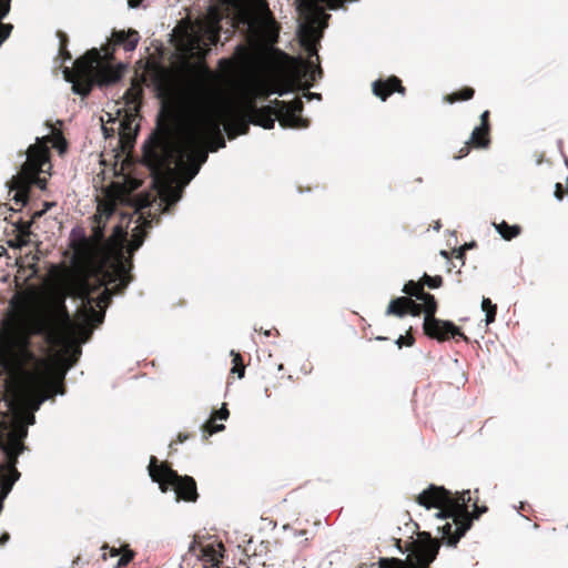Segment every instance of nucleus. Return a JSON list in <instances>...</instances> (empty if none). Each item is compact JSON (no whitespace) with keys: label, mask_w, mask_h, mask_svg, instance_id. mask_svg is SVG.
Returning a JSON list of instances; mask_svg holds the SVG:
<instances>
[{"label":"nucleus","mask_w":568,"mask_h":568,"mask_svg":"<svg viewBox=\"0 0 568 568\" xmlns=\"http://www.w3.org/2000/svg\"><path fill=\"white\" fill-rule=\"evenodd\" d=\"M258 125H261L262 128L264 129H273L274 125H275V119L268 116V118H265L263 120H261L260 122H257Z\"/></svg>","instance_id":"nucleus-27"},{"label":"nucleus","mask_w":568,"mask_h":568,"mask_svg":"<svg viewBox=\"0 0 568 568\" xmlns=\"http://www.w3.org/2000/svg\"><path fill=\"white\" fill-rule=\"evenodd\" d=\"M423 280H424V284L430 288H438L443 283L442 276H429V275L425 274Z\"/></svg>","instance_id":"nucleus-23"},{"label":"nucleus","mask_w":568,"mask_h":568,"mask_svg":"<svg viewBox=\"0 0 568 568\" xmlns=\"http://www.w3.org/2000/svg\"><path fill=\"white\" fill-rule=\"evenodd\" d=\"M142 0H129L128 4L130 8H138L141 4Z\"/></svg>","instance_id":"nucleus-38"},{"label":"nucleus","mask_w":568,"mask_h":568,"mask_svg":"<svg viewBox=\"0 0 568 568\" xmlns=\"http://www.w3.org/2000/svg\"><path fill=\"white\" fill-rule=\"evenodd\" d=\"M467 247V245H465L464 247L460 248L459 253H458V257H463L464 256V248Z\"/></svg>","instance_id":"nucleus-42"},{"label":"nucleus","mask_w":568,"mask_h":568,"mask_svg":"<svg viewBox=\"0 0 568 568\" xmlns=\"http://www.w3.org/2000/svg\"><path fill=\"white\" fill-rule=\"evenodd\" d=\"M37 143L29 146L26 153V161L20 172L13 176L10 191H14L13 200L16 204L26 205L29 197V191L32 185L44 190L47 179L41 178V173L51 174L50 151L48 148V138H36Z\"/></svg>","instance_id":"nucleus-2"},{"label":"nucleus","mask_w":568,"mask_h":568,"mask_svg":"<svg viewBox=\"0 0 568 568\" xmlns=\"http://www.w3.org/2000/svg\"><path fill=\"white\" fill-rule=\"evenodd\" d=\"M394 91L400 93H404L405 91L400 80L396 77H392L387 81L378 80L373 83V92L376 97H379L382 101H385Z\"/></svg>","instance_id":"nucleus-12"},{"label":"nucleus","mask_w":568,"mask_h":568,"mask_svg":"<svg viewBox=\"0 0 568 568\" xmlns=\"http://www.w3.org/2000/svg\"><path fill=\"white\" fill-rule=\"evenodd\" d=\"M413 343H414V338L409 335L399 336L398 339L396 341V344L398 345V347H402L403 345L410 346V345H413Z\"/></svg>","instance_id":"nucleus-28"},{"label":"nucleus","mask_w":568,"mask_h":568,"mask_svg":"<svg viewBox=\"0 0 568 568\" xmlns=\"http://www.w3.org/2000/svg\"><path fill=\"white\" fill-rule=\"evenodd\" d=\"M486 318H485V322H486V325H489L491 324L495 318H496V314H497V306H494L493 310L490 311H486Z\"/></svg>","instance_id":"nucleus-29"},{"label":"nucleus","mask_w":568,"mask_h":568,"mask_svg":"<svg viewBox=\"0 0 568 568\" xmlns=\"http://www.w3.org/2000/svg\"><path fill=\"white\" fill-rule=\"evenodd\" d=\"M489 111H485L480 115L481 124L480 126H476L470 135V142L475 144L477 148H487L489 144V140L487 138L479 139V135H487L489 130L488 123Z\"/></svg>","instance_id":"nucleus-13"},{"label":"nucleus","mask_w":568,"mask_h":568,"mask_svg":"<svg viewBox=\"0 0 568 568\" xmlns=\"http://www.w3.org/2000/svg\"><path fill=\"white\" fill-rule=\"evenodd\" d=\"M200 551H201V557L202 559L205 561V562H210L212 564L213 566H216L217 562H219V558L216 556V552L213 550V549H209V548H203L201 547L200 548Z\"/></svg>","instance_id":"nucleus-20"},{"label":"nucleus","mask_w":568,"mask_h":568,"mask_svg":"<svg viewBox=\"0 0 568 568\" xmlns=\"http://www.w3.org/2000/svg\"><path fill=\"white\" fill-rule=\"evenodd\" d=\"M303 98H305L306 100H313V99L321 100L322 99L320 93H312V92H304Z\"/></svg>","instance_id":"nucleus-34"},{"label":"nucleus","mask_w":568,"mask_h":568,"mask_svg":"<svg viewBox=\"0 0 568 568\" xmlns=\"http://www.w3.org/2000/svg\"><path fill=\"white\" fill-rule=\"evenodd\" d=\"M204 74L207 78H213L214 77L213 72L209 68H204Z\"/></svg>","instance_id":"nucleus-40"},{"label":"nucleus","mask_w":568,"mask_h":568,"mask_svg":"<svg viewBox=\"0 0 568 568\" xmlns=\"http://www.w3.org/2000/svg\"><path fill=\"white\" fill-rule=\"evenodd\" d=\"M229 416H230V413L226 407V404H223L222 407L216 413H214V418H219V419H227Z\"/></svg>","instance_id":"nucleus-25"},{"label":"nucleus","mask_w":568,"mask_h":568,"mask_svg":"<svg viewBox=\"0 0 568 568\" xmlns=\"http://www.w3.org/2000/svg\"><path fill=\"white\" fill-rule=\"evenodd\" d=\"M440 227H442V224H440V222H439V221H437V222L435 223V225H434V227H433V229H434L435 231H439V230H440Z\"/></svg>","instance_id":"nucleus-41"},{"label":"nucleus","mask_w":568,"mask_h":568,"mask_svg":"<svg viewBox=\"0 0 568 568\" xmlns=\"http://www.w3.org/2000/svg\"><path fill=\"white\" fill-rule=\"evenodd\" d=\"M264 335H265V336H270V335H271V331H270V329L265 331V332H264Z\"/></svg>","instance_id":"nucleus-44"},{"label":"nucleus","mask_w":568,"mask_h":568,"mask_svg":"<svg viewBox=\"0 0 568 568\" xmlns=\"http://www.w3.org/2000/svg\"><path fill=\"white\" fill-rule=\"evenodd\" d=\"M278 110V121L281 126L290 129H305L308 126V120L301 116L303 111V101L301 99L293 101H275Z\"/></svg>","instance_id":"nucleus-8"},{"label":"nucleus","mask_w":568,"mask_h":568,"mask_svg":"<svg viewBox=\"0 0 568 568\" xmlns=\"http://www.w3.org/2000/svg\"><path fill=\"white\" fill-rule=\"evenodd\" d=\"M93 57L90 59H78L74 62L75 69L80 77H89L94 74L95 80L99 85H111L120 81L122 77L123 67L119 65L118 68H113L111 65H105L98 68V60L100 59V52L97 49L92 50Z\"/></svg>","instance_id":"nucleus-7"},{"label":"nucleus","mask_w":568,"mask_h":568,"mask_svg":"<svg viewBox=\"0 0 568 568\" xmlns=\"http://www.w3.org/2000/svg\"><path fill=\"white\" fill-rule=\"evenodd\" d=\"M424 311L420 304L413 302L407 297H397L392 300L387 310V315H395L397 317H404L408 312L413 316H418Z\"/></svg>","instance_id":"nucleus-10"},{"label":"nucleus","mask_w":568,"mask_h":568,"mask_svg":"<svg viewBox=\"0 0 568 568\" xmlns=\"http://www.w3.org/2000/svg\"><path fill=\"white\" fill-rule=\"evenodd\" d=\"M231 355L233 356V364H234V366L232 368V372H235L236 366L243 365L242 364V356L239 353H235L234 351H231Z\"/></svg>","instance_id":"nucleus-31"},{"label":"nucleus","mask_w":568,"mask_h":568,"mask_svg":"<svg viewBox=\"0 0 568 568\" xmlns=\"http://www.w3.org/2000/svg\"><path fill=\"white\" fill-rule=\"evenodd\" d=\"M10 539V535L8 532H4L0 536V546L6 545Z\"/></svg>","instance_id":"nucleus-37"},{"label":"nucleus","mask_w":568,"mask_h":568,"mask_svg":"<svg viewBox=\"0 0 568 568\" xmlns=\"http://www.w3.org/2000/svg\"><path fill=\"white\" fill-rule=\"evenodd\" d=\"M236 50H237V53H239V54H241V53H242V51H243L242 45H237Z\"/></svg>","instance_id":"nucleus-43"},{"label":"nucleus","mask_w":568,"mask_h":568,"mask_svg":"<svg viewBox=\"0 0 568 568\" xmlns=\"http://www.w3.org/2000/svg\"><path fill=\"white\" fill-rule=\"evenodd\" d=\"M44 211H37L33 213L32 219L27 222H20L18 225V230L22 234H28L31 227V224L34 219L40 217L43 214Z\"/></svg>","instance_id":"nucleus-21"},{"label":"nucleus","mask_w":568,"mask_h":568,"mask_svg":"<svg viewBox=\"0 0 568 568\" xmlns=\"http://www.w3.org/2000/svg\"><path fill=\"white\" fill-rule=\"evenodd\" d=\"M148 470L151 479L159 484L161 491L166 493L170 487L173 489L175 501L197 499L196 483L192 477L180 476L168 464H159L154 456L150 459Z\"/></svg>","instance_id":"nucleus-3"},{"label":"nucleus","mask_w":568,"mask_h":568,"mask_svg":"<svg viewBox=\"0 0 568 568\" xmlns=\"http://www.w3.org/2000/svg\"><path fill=\"white\" fill-rule=\"evenodd\" d=\"M440 548V541L433 538L430 532L423 531L418 535V541L413 545L412 552L405 560L397 558L381 559L383 568H429L436 559Z\"/></svg>","instance_id":"nucleus-5"},{"label":"nucleus","mask_w":568,"mask_h":568,"mask_svg":"<svg viewBox=\"0 0 568 568\" xmlns=\"http://www.w3.org/2000/svg\"><path fill=\"white\" fill-rule=\"evenodd\" d=\"M69 245L72 248L75 258H87L89 242L82 227L75 226L71 230Z\"/></svg>","instance_id":"nucleus-11"},{"label":"nucleus","mask_w":568,"mask_h":568,"mask_svg":"<svg viewBox=\"0 0 568 568\" xmlns=\"http://www.w3.org/2000/svg\"><path fill=\"white\" fill-rule=\"evenodd\" d=\"M205 428H206V432L209 433V435H213L215 433L224 430L225 426L223 424H216V425L207 424Z\"/></svg>","instance_id":"nucleus-26"},{"label":"nucleus","mask_w":568,"mask_h":568,"mask_svg":"<svg viewBox=\"0 0 568 568\" xmlns=\"http://www.w3.org/2000/svg\"><path fill=\"white\" fill-rule=\"evenodd\" d=\"M283 529H284V530H290V531H292V536H293L294 538L304 537V536H306V535H307V531H306V530H295V529H293L290 525H284V526H283Z\"/></svg>","instance_id":"nucleus-30"},{"label":"nucleus","mask_w":568,"mask_h":568,"mask_svg":"<svg viewBox=\"0 0 568 568\" xmlns=\"http://www.w3.org/2000/svg\"><path fill=\"white\" fill-rule=\"evenodd\" d=\"M63 73H64L65 80L73 83V85H72L73 93L79 94L81 97H87L90 94V92L92 90V83L87 82V81H84L83 83L75 82L73 79V73L69 68H65L63 70Z\"/></svg>","instance_id":"nucleus-15"},{"label":"nucleus","mask_w":568,"mask_h":568,"mask_svg":"<svg viewBox=\"0 0 568 568\" xmlns=\"http://www.w3.org/2000/svg\"><path fill=\"white\" fill-rule=\"evenodd\" d=\"M219 67L224 71L225 78L227 80H231L235 72H236V65L231 59L223 58L219 61Z\"/></svg>","instance_id":"nucleus-17"},{"label":"nucleus","mask_w":568,"mask_h":568,"mask_svg":"<svg viewBox=\"0 0 568 568\" xmlns=\"http://www.w3.org/2000/svg\"><path fill=\"white\" fill-rule=\"evenodd\" d=\"M222 14L210 7L207 16L197 22L196 27L187 34L185 51L193 58H204L211 47L220 41Z\"/></svg>","instance_id":"nucleus-4"},{"label":"nucleus","mask_w":568,"mask_h":568,"mask_svg":"<svg viewBox=\"0 0 568 568\" xmlns=\"http://www.w3.org/2000/svg\"><path fill=\"white\" fill-rule=\"evenodd\" d=\"M291 92H292V88L290 85L284 87V88H274L271 90H268L267 88L263 89V94H265L266 97H270L271 94H277L280 97H283Z\"/></svg>","instance_id":"nucleus-22"},{"label":"nucleus","mask_w":568,"mask_h":568,"mask_svg":"<svg viewBox=\"0 0 568 568\" xmlns=\"http://www.w3.org/2000/svg\"><path fill=\"white\" fill-rule=\"evenodd\" d=\"M494 226L500 236L507 241L515 239L520 233V227L518 225H509L505 221L498 224L494 223Z\"/></svg>","instance_id":"nucleus-16"},{"label":"nucleus","mask_w":568,"mask_h":568,"mask_svg":"<svg viewBox=\"0 0 568 568\" xmlns=\"http://www.w3.org/2000/svg\"><path fill=\"white\" fill-rule=\"evenodd\" d=\"M118 216H119V214H118V209L115 205L99 204L98 211L94 215V226H93L94 235L99 240H104L105 232L109 229V223L112 220L118 219Z\"/></svg>","instance_id":"nucleus-9"},{"label":"nucleus","mask_w":568,"mask_h":568,"mask_svg":"<svg viewBox=\"0 0 568 568\" xmlns=\"http://www.w3.org/2000/svg\"><path fill=\"white\" fill-rule=\"evenodd\" d=\"M474 93H475L474 89L465 88V89L460 90L459 92L454 93L450 97H448L447 101L449 103H454L456 101H466V100L471 99L474 97Z\"/></svg>","instance_id":"nucleus-18"},{"label":"nucleus","mask_w":568,"mask_h":568,"mask_svg":"<svg viewBox=\"0 0 568 568\" xmlns=\"http://www.w3.org/2000/svg\"><path fill=\"white\" fill-rule=\"evenodd\" d=\"M494 306H496V304H493L489 298L483 297V301H481L483 312L490 311V310H493Z\"/></svg>","instance_id":"nucleus-32"},{"label":"nucleus","mask_w":568,"mask_h":568,"mask_svg":"<svg viewBox=\"0 0 568 568\" xmlns=\"http://www.w3.org/2000/svg\"><path fill=\"white\" fill-rule=\"evenodd\" d=\"M417 292V300L423 302L422 306L425 312L423 328L426 335L438 341L456 336L467 339L464 333H462L453 322L442 321L435 317L437 303L434 295L426 293L425 291Z\"/></svg>","instance_id":"nucleus-6"},{"label":"nucleus","mask_w":568,"mask_h":568,"mask_svg":"<svg viewBox=\"0 0 568 568\" xmlns=\"http://www.w3.org/2000/svg\"><path fill=\"white\" fill-rule=\"evenodd\" d=\"M469 153V148L468 145H465L464 148L460 149L459 151V155H456L455 159H462L464 156H466L467 154Z\"/></svg>","instance_id":"nucleus-35"},{"label":"nucleus","mask_w":568,"mask_h":568,"mask_svg":"<svg viewBox=\"0 0 568 568\" xmlns=\"http://www.w3.org/2000/svg\"><path fill=\"white\" fill-rule=\"evenodd\" d=\"M60 42H61L60 52L62 53L63 62L71 60L70 53L65 51L64 43H63L64 42L63 38H61Z\"/></svg>","instance_id":"nucleus-33"},{"label":"nucleus","mask_w":568,"mask_h":568,"mask_svg":"<svg viewBox=\"0 0 568 568\" xmlns=\"http://www.w3.org/2000/svg\"><path fill=\"white\" fill-rule=\"evenodd\" d=\"M134 557L133 551L128 550L124 552L116 562V568L125 567Z\"/></svg>","instance_id":"nucleus-24"},{"label":"nucleus","mask_w":568,"mask_h":568,"mask_svg":"<svg viewBox=\"0 0 568 568\" xmlns=\"http://www.w3.org/2000/svg\"><path fill=\"white\" fill-rule=\"evenodd\" d=\"M417 504L427 510L439 509L434 514L438 521L436 529L442 534V539L447 546L455 547L460 538L470 529L473 519L487 511V507L479 508L474 504L476 514L471 517L468 511V504L471 500L470 490H464L453 495L443 486L429 485L417 496Z\"/></svg>","instance_id":"nucleus-1"},{"label":"nucleus","mask_w":568,"mask_h":568,"mask_svg":"<svg viewBox=\"0 0 568 568\" xmlns=\"http://www.w3.org/2000/svg\"><path fill=\"white\" fill-rule=\"evenodd\" d=\"M120 555V550L116 549V548H110V556L111 557H116Z\"/></svg>","instance_id":"nucleus-39"},{"label":"nucleus","mask_w":568,"mask_h":568,"mask_svg":"<svg viewBox=\"0 0 568 568\" xmlns=\"http://www.w3.org/2000/svg\"><path fill=\"white\" fill-rule=\"evenodd\" d=\"M234 374H237L239 378H242L244 377V373H245V367L244 365H239L236 366V369L235 372H233Z\"/></svg>","instance_id":"nucleus-36"},{"label":"nucleus","mask_w":568,"mask_h":568,"mask_svg":"<svg viewBox=\"0 0 568 568\" xmlns=\"http://www.w3.org/2000/svg\"><path fill=\"white\" fill-rule=\"evenodd\" d=\"M423 285L424 284H419V283H416L414 281H408L404 287H403V292L407 295H410V296H414L417 298L418 296V292L417 291H424L423 288Z\"/></svg>","instance_id":"nucleus-19"},{"label":"nucleus","mask_w":568,"mask_h":568,"mask_svg":"<svg viewBox=\"0 0 568 568\" xmlns=\"http://www.w3.org/2000/svg\"><path fill=\"white\" fill-rule=\"evenodd\" d=\"M113 38H114V42L116 44L123 45L125 51L135 50V48L139 43V40H140L139 32L135 30H132V29H130L128 31H124V30L115 31L113 33Z\"/></svg>","instance_id":"nucleus-14"}]
</instances>
